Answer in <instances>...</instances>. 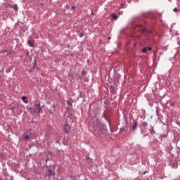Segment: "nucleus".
<instances>
[{"instance_id":"1","label":"nucleus","mask_w":180,"mask_h":180,"mask_svg":"<svg viewBox=\"0 0 180 180\" xmlns=\"http://www.w3.org/2000/svg\"><path fill=\"white\" fill-rule=\"evenodd\" d=\"M134 30L135 32H139V33H141L142 34H146V36H148V34H151V33H153V31H148L144 27L141 25H137L135 27Z\"/></svg>"},{"instance_id":"2","label":"nucleus","mask_w":180,"mask_h":180,"mask_svg":"<svg viewBox=\"0 0 180 180\" xmlns=\"http://www.w3.org/2000/svg\"><path fill=\"white\" fill-rule=\"evenodd\" d=\"M35 112L38 111V113H41L43 110V106L40 105V103H36L34 106Z\"/></svg>"},{"instance_id":"3","label":"nucleus","mask_w":180,"mask_h":180,"mask_svg":"<svg viewBox=\"0 0 180 180\" xmlns=\"http://www.w3.org/2000/svg\"><path fill=\"white\" fill-rule=\"evenodd\" d=\"M53 175H56L54 169H48V171L46 172V173L45 174V176H48V178H50V176H53Z\"/></svg>"},{"instance_id":"4","label":"nucleus","mask_w":180,"mask_h":180,"mask_svg":"<svg viewBox=\"0 0 180 180\" xmlns=\"http://www.w3.org/2000/svg\"><path fill=\"white\" fill-rule=\"evenodd\" d=\"M64 130H65V133H68V131H70V130H71V127H70V124H65L64 125Z\"/></svg>"},{"instance_id":"5","label":"nucleus","mask_w":180,"mask_h":180,"mask_svg":"<svg viewBox=\"0 0 180 180\" xmlns=\"http://www.w3.org/2000/svg\"><path fill=\"white\" fill-rule=\"evenodd\" d=\"M137 124H138L137 121H134V123H133L132 127H131L132 130H134V131L137 130Z\"/></svg>"},{"instance_id":"6","label":"nucleus","mask_w":180,"mask_h":180,"mask_svg":"<svg viewBox=\"0 0 180 180\" xmlns=\"http://www.w3.org/2000/svg\"><path fill=\"white\" fill-rule=\"evenodd\" d=\"M28 45L30 46V47H34V41H32L30 40L27 41Z\"/></svg>"},{"instance_id":"7","label":"nucleus","mask_w":180,"mask_h":180,"mask_svg":"<svg viewBox=\"0 0 180 180\" xmlns=\"http://www.w3.org/2000/svg\"><path fill=\"white\" fill-rule=\"evenodd\" d=\"M22 101L25 103H29V101H27V97H26V96H22Z\"/></svg>"},{"instance_id":"8","label":"nucleus","mask_w":180,"mask_h":180,"mask_svg":"<svg viewBox=\"0 0 180 180\" xmlns=\"http://www.w3.org/2000/svg\"><path fill=\"white\" fill-rule=\"evenodd\" d=\"M13 8L14 11H18V5L15 4Z\"/></svg>"},{"instance_id":"9","label":"nucleus","mask_w":180,"mask_h":180,"mask_svg":"<svg viewBox=\"0 0 180 180\" xmlns=\"http://www.w3.org/2000/svg\"><path fill=\"white\" fill-rule=\"evenodd\" d=\"M29 139H30V136L26 135V136H25V140H29Z\"/></svg>"},{"instance_id":"10","label":"nucleus","mask_w":180,"mask_h":180,"mask_svg":"<svg viewBox=\"0 0 180 180\" xmlns=\"http://www.w3.org/2000/svg\"><path fill=\"white\" fill-rule=\"evenodd\" d=\"M143 53H147V48H143L142 49Z\"/></svg>"},{"instance_id":"11","label":"nucleus","mask_w":180,"mask_h":180,"mask_svg":"<svg viewBox=\"0 0 180 180\" xmlns=\"http://www.w3.org/2000/svg\"><path fill=\"white\" fill-rule=\"evenodd\" d=\"M112 18H113L114 19H117V15H115V14H112Z\"/></svg>"},{"instance_id":"12","label":"nucleus","mask_w":180,"mask_h":180,"mask_svg":"<svg viewBox=\"0 0 180 180\" xmlns=\"http://www.w3.org/2000/svg\"><path fill=\"white\" fill-rule=\"evenodd\" d=\"M68 106H72V104L70 103V101H66Z\"/></svg>"},{"instance_id":"13","label":"nucleus","mask_w":180,"mask_h":180,"mask_svg":"<svg viewBox=\"0 0 180 180\" xmlns=\"http://www.w3.org/2000/svg\"><path fill=\"white\" fill-rule=\"evenodd\" d=\"M94 129H96L97 130H99V129H101V127H96V126L94 125Z\"/></svg>"},{"instance_id":"14","label":"nucleus","mask_w":180,"mask_h":180,"mask_svg":"<svg viewBox=\"0 0 180 180\" xmlns=\"http://www.w3.org/2000/svg\"><path fill=\"white\" fill-rule=\"evenodd\" d=\"M174 12H178V8H175L174 9Z\"/></svg>"},{"instance_id":"15","label":"nucleus","mask_w":180,"mask_h":180,"mask_svg":"<svg viewBox=\"0 0 180 180\" xmlns=\"http://www.w3.org/2000/svg\"><path fill=\"white\" fill-rule=\"evenodd\" d=\"M147 50H148V51H150L151 48H150V47H148V48H147Z\"/></svg>"},{"instance_id":"16","label":"nucleus","mask_w":180,"mask_h":180,"mask_svg":"<svg viewBox=\"0 0 180 180\" xmlns=\"http://www.w3.org/2000/svg\"><path fill=\"white\" fill-rule=\"evenodd\" d=\"M70 9H75V6H72Z\"/></svg>"},{"instance_id":"17","label":"nucleus","mask_w":180,"mask_h":180,"mask_svg":"<svg viewBox=\"0 0 180 180\" xmlns=\"http://www.w3.org/2000/svg\"><path fill=\"white\" fill-rule=\"evenodd\" d=\"M13 113H15V110H13V108H11Z\"/></svg>"},{"instance_id":"18","label":"nucleus","mask_w":180,"mask_h":180,"mask_svg":"<svg viewBox=\"0 0 180 180\" xmlns=\"http://www.w3.org/2000/svg\"><path fill=\"white\" fill-rule=\"evenodd\" d=\"M146 39H148V36H146Z\"/></svg>"},{"instance_id":"19","label":"nucleus","mask_w":180,"mask_h":180,"mask_svg":"<svg viewBox=\"0 0 180 180\" xmlns=\"http://www.w3.org/2000/svg\"><path fill=\"white\" fill-rule=\"evenodd\" d=\"M108 39H110V37H108Z\"/></svg>"}]
</instances>
